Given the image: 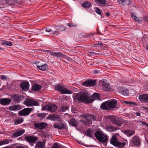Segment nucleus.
Instances as JSON below:
<instances>
[{
  "mask_svg": "<svg viewBox=\"0 0 148 148\" xmlns=\"http://www.w3.org/2000/svg\"><path fill=\"white\" fill-rule=\"evenodd\" d=\"M117 101L113 99L103 102L101 104L100 108L103 110H110L116 107Z\"/></svg>",
  "mask_w": 148,
  "mask_h": 148,
  "instance_id": "f257e3e1",
  "label": "nucleus"
},
{
  "mask_svg": "<svg viewBox=\"0 0 148 148\" xmlns=\"http://www.w3.org/2000/svg\"><path fill=\"white\" fill-rule=\"evenodd\" d=\"M74 99L79 103H90L89 97H88V94L84 92L77 93L74 96Z\"/></svg>",
  "mask_w": 148,
  "mask_h": 148,
  "instance_id": "f03ea898",
  "label": "nucleus"
},
{
  "mask_svg": "<svg viewBox=\"0 0 148 148\" xmlns=\"http://www.w3.org/2000/svg\"><path fill=\"white\" fill-rule=\"evenodd\" d=\"M81 116L84 118V120H81L80 122L87 125L88 124H91V121H95L96 119V117L89 114H83L81 115Z\"/></svg>",
  "mask_w": 148,
  "mask_h": 148,
  "instance_id": "7ed1b4c3",
  "label": "nucleus"
},
{
  "mask_svg": "<svg viewBox=\"0 0 148 148\" xmlns=\"http://www.w3.org/2000/svg\"><path fill=\"white\" fill-rule=\"evenodd\" d=\"M57 106L52 103L47 104L45 105L42 108L43 110H47L51 112H53L56 111L57 109Z\"/></svg>",
  "mask_w": 148,
  "mask_h": 148,
  "instance_id": "20e7f679",
  "label": "nucleus"
},
{
  "mask_svg": "<svg viewBox=\"0 0 148 148\" xmlns=\"http://www.w3.org/2000/svg\"><path fill=\"white\" fill-rule=\"evenodd\" d=\"M111 122L116 125L121 126L122 124V122L121 119L118 116H113L111 118Z\"/></svg>",
  "mask_w": 148,
  "mask_h": 148,
  "instance_id": "39448f33",
  "label": "nucleus"
},
{
  "mask_svg": "<svg viewBox=\"0 0 148 148\" xmlns=\"http://www.w3.org/2000/svg\"><path fill=\"white\" fill-rule=\"evenodd\" d=\"M33 110L32 108H26L18 112V114L21 116H26L28 115Z\"/></svg>",
  "mask_w": 148,
  "mask_h": 148,
  "instance_id": "423d86ee",
  "label": "nucleus"
},
{
  "mask_svg": "<svg viewBox=\"0 0 148 148\" xmlns=\"http://www.w3.org/2000/svg\"><path fill=\"white\" fill-rule=\"evenodd\" d=\"M43 50L44 52H47L48 54L54 57H56L57 58H62V56H63V54L61 52H56L54 51H52L50 50Z\"/></svg>",
  "mask_w": 148,
  "mask_h": 148,
  "instance_id": "0eeeda50",
  "label": "nucleus"
},
{
  "mask_svg": "<svg viewBox=\"0 0 148 148\" xmlns=\"http://www.w3.org/2000/svg\"><path fill=\"white\" fill-rule=\"evenodd\" d=\"M82 84L86 86H94L96 84V81L95 80L89 79L84 82Z\"/></svg>",
  "mask_w": 148,
  "mask_h": 148,
  "instance_id": "6e6552de",
  "label": "nucleus"
},
{
  "mask_svg": "<svg viewBox=\"0 0 148 148\" xmlns=\"http://www.w3.org/2000/svg\"><path fill=\"white\" fill-rule=\"evenodd\" d=\"M140 141L141 140L138 136H135L132 138V142L134 146L139 147L140 145Z\"/></svg>",
  "mask_w": 148,
  "mask_h": 148,
  "instance_id": "1a4fd4ad",
  "label": "nucleus"
},
{
  "mask_svg": "<svg viewBox=\"0 0 148 148\" xmlns=\"http://www.w3.org/2000/svg\"><path fill=\"white\" fill-rule=\"evenodd\" d=\"M25 104L27 106H38V103L33 99H27L25 101Z\"/></svg>",
  "mask_w": 148,
  "mask_h": 148,
  "instance_id": "9d476101",
  "label": "nucleus"
},
{
  "mask_svg": "<svg viewBox=\"0 0 148 148\" xmlns=\"http://www.w3.org/2000/svg\"><path fill=\"white\" fill-rule=\"evenodd\" d=\"M24 138L29 143H34L38 140V138L34 136H26Z\"/></svg>",
  "mask_w": 148,
  "mask_h": 148,
  "instance_id": "9b49d317",
  "label": "nucleus"
},
{
  "mask_svg": "<svg viewBox=\"0 0 148 148\" xmlns=\"http://www.w3.org/2000/svg\"><path fill=\"white\" fill-rule=\"evenodd\" d=\"M34 125L36 128L43 129L47 126V123L43 122L41 123H35L34 124Z\"/></svg>",
  "mask_w": 148,
  "mask_h": 148,
  "instance_id": "f8f14e48",
  "label": "nucleus"
},
{
  "mask_svg": "<svg viewBox=\"0 0 148 148\" xmlns=\"http://www.w3.org/2000/svg\"><path fill=\"white\" fill-rule=\"evenodd\" d=\"M47 119H50L53 121H60L61 118L58 115H49L46 118Z\"/></svg>",
  "mask_w": 148,
  "mask_h": 148,
  "instance_id": "ddd939ff",
  "label": "nucleus"
},
{
  "mask_svg": "<svg viewBox=\"0 0 148 148\" xmlns=\"http://www.w3.org/2000/svg\"><path fill=\"white\" fill-rule=\"evenodd\" d=\"M12 101V99L9 98H2L0 99V103L3 106L9 105Z\"/></svg>",
  "mask_w": 148,
  "mask_h": 148,
  "instance_id": "4468645a",
  "label": "nucleus"
},
{
  "mask_svg": "<svg viewBox=\"0 0 148 148\" xmlns=\"http://www.w3.org/2000/svg\"><path fill=\"white\" fill-rule=\"evenodd\" d=\"M11 97L14 101L16 102L21 101L23 98L22 96L19 94L12 95Z\"/></svg>",
  "mask_w": 148,
  "mask_h": 148,
  "instance_id": "2eb2a0df",
  "label": "nucleus"
},
{
  "mask_svg": "<svg viewBox=\"0 0 148 148\" xmlns=\"http://www.w3.org/2000/svg\"><path fill=\"white\" fill-rule=\"evenodd\" d=\"M139 99L142 102H146L148 103V95L144 94L140 95Z\"/></svg>",
  "mask_w": 148,
  "mask_h": 148,
  "instance_id": "dca6fc26",
  "label": "nucleus"
},
{
  "mask_svg": "<svg viewBox=\"0 0 148 148\" xmlns=\"http://www.w3.org/2000/svg\"><path fill=\"white\" fill-rule=\"evenodd\" d=\"M53 126L55 128H58L60 130L65 128L66 125L62 123H57L54 124Z\"/></svg>",
  "mask_w": 148,
  "mask_h": 148,
  "instance_id": "f3484780",
  "label": "nucleus"
},
{
  "mask_svg": "<svg viewBox=\"0 0 148 148\" xmlns=\"http://www.w3.org/2000/svg\"><path fill=\"white\" fill-rule=\"evenodd\" d=\"M100 95L98 93H94L91 97H89L90 103L92 102L96 99H100Z\"/></svg>",
  "mask_w": 148,
  "mask_h": 148,
  "instance_id": "a211bd4d",
  "label": "nucleus"
},
{
  "mask_svg": "<svg viewBox=\"0 0 148 148\" xmlns=\"http://www.w3.org/2000/svg\"><path fill=\"white\" fill-rule=\"evenodd\" d=\"M29 84L28 82L24 81L21 83L20 86L23 90H27L29 87Z\"/></svg>",
  "mask_w": 148,
  "mask_h": 148,
  "instance_id": "6ab92c4d",
  "label": "nucleus"
},
{
  "mask_svg": "<svg viewBox=\"0 0 148 148\" xmlns=\"http://www.w3.org/2000/svg\"><path fill=\"white\" fill-rule=\"evenodd\" d=\"M69 124L71 126L77 127L78 125V122L74 118H71L69 122Z\"/></svg>",
  "mask_w": 148,
  "mask_h": 148,
  "instance_id": "aec40b11",
  "label": "nucleus"
},
{
  "mask_svg": "<svg viewBox=\"0 0 148 148\" xmlns=\"http://www.w3.org/2000/svg\"><path fill=\"white\" fill-rule=\"evenodd\" d=\"M42 86L39 84H35L32 86V90L34 91L40 90L42 88Z\"/></svg>",
  "mask_w": 148,
  "mask_h": 148,
  "instance_id": "412c9836",
  "label": "nucleus"
},
{
  "mask_svg": "<svg viewBox=\"0 0 148 148\" xmlns=\"http://www.w3.org/2000/svg\"><path fill=\"white\" fill-rule=\"evenodd\" d=\"M25 132L24 130H21L16 131L15 133L12 135V136L17 137L23 134Z\"/></svg>",
  "mask_w": 148,
  "mask_h": 148,
  "instance_id": "4be33fe9",
  "label": "nucleus"
},
{
  "mask_svg": "<svg viewBox=\"0 0 148 148\" xmlns=\"http://www.w3.org/2000/svg\"><path fill=\"white\" fill-rule=\"evenodd\" d=\"M93 132L92 130L89 128L85 132V134L87 136L93 138Z\"/></svg>",
  "mask_w": 148,
  "mask_h": 148,
  "instance_id": "5701e85b",
  "label": "nucleus"
},
{
  "mask_svg": "<svg viewBox=\"0 0 148 148\" xmlns=\"http://www.w3.org/2000/svg\"><path fill=\"white\" fill-rule=\"evenodd\" d=\"M101 86L103 88V89L105 91H108L109 90V85L104 81H102Z\"/></svg>",
  "mask_w": 148,
  "mask_h": 148,
  "instance_id": "b1692460",
  "label": "nucleus"
},
{
  "mask_svg": "<svg viewBox=\"0 0 148 148\" xmlns=\"http://www.w3.org/2000/svg\"><path fill=\"white\" fill-rule=\"evenodd\" d=\"M22 108L19 105H17L11 106L9 108L10 110H19Z\"/></svg>",
  "mask_w": 148,
  "mask_h": 148,
  "instance_id": "393cba45",
  "label": "nucleus"
},
{
  "mask_svg": "<svg viewBox=\"0 0 148 148\" xmlns=\"http://www.w3.org/2000/svg\"><path fill=\"white\" fill-rule=\"evenodd\" d=\"M117 141H118V139L116 137V136H113L111 139L110 142V143L113 145L115 146Z\"/></svg>",
  "mask_w": 148,
  "mask_h": 148,
  "instance_id": "a878e982",
  "label": "nucleus"
},
{
  "mask_svg": "<svg viewBox=\"0 0 148 148\" xmlns=\"http://www.w3.org/2000/svg\"><path fill=\"white\" fill-rule=\"evenodd\" d=\"M64 87L61 86L59 84H57L55 85L54 86L55 89L60 92L61 93Z\"/></svg>",
  "mask_w": 148,
  "mask_h": 148,
  "instance_id": "bb28decb",
  "label": "nucleus"
},
{
  "mask_svg": "<svg viewBox=\"0 0 148 148\" xmlns=\"http://www.w3.org/2000/svg\"><path fill=\"white\" fill-rule=\"evenodd\" d=\"M103 134L102 132L99 131H97L96 132L94 135L97 140L98 139L100 140V138L102 135H103Z\"/></svg>",
  "mask_w": 148,
  "mask_h": 148,
  "instance_id": "cd10ccee",
  "label": "nucleus"
},
{
  "mask_svg": "<svg viewBox=\"0 0 148 148\" xmlns=\"http://www.w3.org/2000/svg\"><path fill=\"white\" fill-rule=\"evenodd\" d=\"M108 139V137L103 134L100 138V140L98 139V140L101 143H106Z\"/></svg>",
  "mask_w": 148,
  "mask_h": 148,
  "instance_id": "c85d7f7f",
  "label": "nucleus"
},
{
  "mask_svg": "<svg viewBox=\"0 0 148 148\" xmlns=\"http://www.w3.org/2000/svg\"><path fill=\"white\" fill-rule=\"evenodd\" d=\"M124 133L128 136H130L135 133V131L129 130H126L124 131Z\"/></svg>",
  "mask_w": 148,
  "mask_h": 148,
  "instance_id": "c756f323",
  "label": "nucleus"
},
{
  "mask_svg": "<svg viewBox=\"0 0 148 148\" xmlns=\"http://www.w3.org/2000/svg\"><path fill=\"white\" fill-rule=\"evenodd\" d=\"M125 145L126 143L125 142H121L118 141L117 142L115 146L118 147L122 148L125 146Z\"/></svg>",
  "mask_w": 148,
  "mask_h": 148,
  "instance_id": "7c9ffc66",
  "label": "nucleus"
},
{
  "mask_svg": "<svg viewBox=\"0 0 148 148\" xmlns=\"http://www.w3.org/2000/svg\"><path fill=\"white\" fill-rule=\"evenodd\" d=\"M107 131L109 132H113L117 130V128L111 126H108L106 127Z\"/></svg>",
  "mask_w": 148,
  "mask_h": 148,
  "instance_id": "2f4dec72",
  "label": "nucleus"
},
{
  "mask_svg": "<svg viewBox=\"0 0 148 148\" xmlns=\"http://www.w3.org/2000/svg\"><path fill=\"white\" fill-rule=\"evenodd\" d=\"M47 67V65L46 64H45L42 66H37V68L41 71H44L46 70Z\"/></svg>",
  "mask_w": 148,
  "mask_h": 148,
  "instance_id": "473e14b6",
  "label": "nucleus"
},
{
  "mask_svg": "<svg viewBox=\"0 0 148 148\" xmlns=\"http://www.w3.org/2000/svg\"><path fill=\"white\" fill-rule=\"evenodd\" d=\"M36 146L37 148H44L45 147V145L44 143L40 141H38L36 143Z\"/></svg>",
  "mask_w": 148,
  "mask_h": 148,
  "instance_id": "72a5a7b5",
  "label": "nucleus"
},
{
  "mask_svg": "<svg viewBox=\"0 0 148 148\" xmlns=\"http://www.w3.org/2000/svg\"><path fill=\"white\" fill-rule=\"evenodd\" d=\"M72 91L69 89H68L66 88H65L64 87L61 94H71Z\"/></svg>",
  "mask_w": 148,
  "mask_h": 148,
  "instance_id": "f704fd0d",
  "label": "nucleus"
},
{
  "mask_svg": "<svg viewBox=\"0 0 148 148\" xmlns=\"http://www.w3.org/2000/svg\"><path fill=\"white\" fill-rule=\"evenodd\" d=\"M23 121V118H18L14 122V125H17L21 123Z\"/></svg>",
  "mask_w": 148,
  "mask_h": 148,
  "instance_id": "c9c22d12",
  "label": "nucleus"
},
{
  "mask_svg": "<svg viewBox=\"0 0 148 148\" xmlns=\"http://www.w3.org/2000/svg\"><path fill=\"white\" fill-rule=\"evenodd\" d=\"M56 29L57 30H59L60 31H63L65 30L66 27L63 25H57L56 26Z\"/></svg>",
  "mask_w": 148,
  "mask_h": 148,
  "instance_id": "e433bc0d",
  "label": "nucleus"
},
{
  "mask_svg": "<svg viewBox=\"0 0 148 148\" xmlns=\"http://www.w3.org/2000/svg\"><path fill=\"white\" fill-rule=\"evenodd\" d=\"M120 3H123L124 5H129L130 4V0H118Z\"/></svg>",
  "mask_w": 148,
  "mask_h": 148,
  "instance_id": "4c0bfd02",
  "label": "nucleus"
},
{
  "mask_svg": "<svg viewBox=\"0 0 148 148\" xmlns=\"http://www.w3.org/2000/svg\"><path fill=\"white\" fill-rule=\"evenodd\" d=\"M82 5L84 8H89L91 5L90 3L88 1H86Z\"/></svg>",
  "mask_w": 148,
  "mask_h": 148,
  "instance_id": "58836bf2",
  "label": "nucleus"
},
{
  "mask_svg": "<svg viewBox=\"0 0 148 148\" xmlns=\"http://www.w3.org/2000/svg\"><path fill=\"white\" fill-rule=\"evenodd\" d=\"M124 102L127 105L136 106L137 105L136 103L132 101H125Z\"/></svg>",
  "mask_w": 148,
  "mask_h": 148,
  "instance_id": "ea45409f",
  "label": "nucleus"
},
{
  "mask_svg": "<svg viewBox=\"0 0 148 148\" xmlns=\"http://www.w3.org/2000/svg\"><path fill=\"white\" fill-rule=\"evenodd\" d=\"M9 143V141L7 139H5L3 140L0 141V146L5 144H8Z\"/></svg>",
  "mask_w": 148,
  "mask_h": 148,
  "instance_id": "a19ab883",
  "label": "nucleus"
},
{
  "mask_svg": "<svg viewBox=\"0 0 148 148\" xmlns=\"http://www.w3.org/2000/svg\"><path fill=\"white\" fill-rule=\"evenodd\" d=\"M95 12L98 14L101 15L102 14V12L98 8H96L95 9Z\"/></svg>",
  "mask_w": 148,
  "mask_h": 148,
  "instance_id": "79ce46f5",
  "label": "nucleus"
},
{
  "mask_svg": "<svg viewBox=\"0 0 148 148\" xmlns=\"http://www.w3.org/2000/svg\"><path fill=\"white\" fill-rule=\"evenodd\" d=\"M97 2H98L101 4L105 5L106 4V0H96Z\"/></svg>",
  "mask_w": 148,
  "mask_h": 148,
  "instance_id": "37998d69",
  "label": "nucleus"
},
{
  "mask_svg": "<svg viewBox=\"0 0 148 148\" xmlns=\"http://www.w3.org/2000/svg\"><path fill=\"white\" fill-rule=\"evenodd\" d=\"M37 116L40 118H44L46 116V115L44 113H40L38 114Z\"/></svg>",
  "mask_w": 148,
  "mask_h": 148,
  "instance_id": "c03bdc74",
  "label": "nucleus"
},
{
  "mask_svg": "<svg viewBox=\"0 0 148 148\" xmlns=\"http://www.w3.org/2000/svg\"><path fill=\"white\" fill-rule=\"evenodd\" d=\"M51 148H62L61 146L58 145L57 143H55Z\"/></svg>",
  "mask_w": 148,
  "mask_h": 148,
  "instance_id": "a18cd8bd",
  "label": "nucleus"
},
{
  "mask_svg": "<svg viewBox=\"0 0 148 148\" xmlns=\"http://www.w3.org/2000/svg\"><path fill=\"white\" fill-rule=\"evenodd\" d=\"M68 109V107L66 106H62L61 110L62 112L65 111Z\"/></svg>",
  "mask_w": 148,
  "mask_h": 148,
  "instance_id": "49530a36",
  "label": "nucleus"
},
{
  "mask_svg": "<svg viewBox=\"0 0 148 148\" xmlns=\"http://www.w3.org/2000/svg\"><path fill=\"white\" fill-rule=\"evenodd\" d=\"M62 58H64L66 59L68 61H70L71 60V58L67 56H66L63 54V56H62Z\"/></svg>",
  "mask_w": 148,
  "mask_h": 148,
  "instance_id": "de8ad7c7",
  "label": "nucleus"
},
{
  "mask_svg": "<svg viewBox=\"0 0 148 148\" xmlns=\"http://www.w3.org/2000/svg\"><path fill=\"white\" fill-rule=\"evenodd\" d=\"M67 25L69 27H76L77 25L76 24H73L70 23H69L67 24Z\"/></svg>",
  "mask_w": 148,
  "mask_h": 148,
  "instance_id": "09e8293b",
  "label": "nucleus"
},
{
  "mask_svg": "<svg viewBox=\"0 0 148 148\" xmlns=\"http://www.w3.org/2000/svg\"><path fill=\"white\" fill-rule=\"evenodd\" d=\"M5 45L6 46H11L12 45V44L11 42L7 41L6 42V43Z\"/></svg>",
  "mask_w": 148,
  "mask_h": 148,
  "instance_id": "8fccbe9b",
  "label": "nucleus"
},
{
  "mask_svg": "<svg viewBox=\"0 0 148 148\" xmlns=\"http://www.w3.org/2000/svg\"><path fill=\"white\" fill-rule=\"evenodd\" d=\"M122 93L123 95H128V91L127 90H123L122 91Z\"/></svg>",
  "mask_w": 148,
  "mask_h": 148,
  "instance_id": "3c124183",
  "label": "nucleus"
},
{
  "mask_svg": "<svg viewBox=\"0 0 148 148\" xmlns=\"http://www.w3.org/2000/svg\"><path fill=\"white\" fill-rule=\"evenodd\" d=\"M0 40L1 41V43L2 45H5L6 43L7 42V40Z\"/></svg>",
  "mask_w": 148,
  "mask_h": 148,
  "instance_id": "603ef678",
  "label": "nucleus"
},
{
  "mask_svg": "<svg viewBox=\"0 0 148 148\" xmlns=\"http://www.w3.org/2000/svg\"><path fill=\"white\" fill-rule=\"evenodd\" d=\"M0 78L2 80H6L7 79V77L4 75H2L1 76Z\"/></svg>",
  "mask_w": 148,
  "mask_h": 148,
  "instance_id": "864d4df0",
  "label": "nucleus"
},
{
  "mask_svg": "<svg viewBox=\"0 0 148 148\" xmlns=\"http://www.w3.org/2000/svg\"><path fill=\"white\" fill-rule=\"evenodd\" d=\"M86 36H87V38H93V35L92 34H90L86 35Z\"/></svg>",
  "mask_w": 148,
  "mask_h": 148,
  "instance_id": "5fc2aeb1",
  "label": "nucleus"
},
{
  "mask_svg": "<svg viewBox=\"0 0 148 148\" xmlns=\"http://www.w3.org/2000/svg\"><path fill=\"white\" fill-rule=\"evenodd\" d=\"M131 16L133 19H135L136 18V16L134 14V13L133 12L131 13Z\"/></svg>",
  "mask_w": 148,
  "mask_h": 148,
  "instance_id": "6e6d98bb",
  "label": "nucleus"
},
{
  "mask_svg": "<svg viewBox=\"0 0 148 148\" xmlns=\"http://www.w3.org/2000/svg\"><path fill=\"white\" fill-rule=\"evenodd\" d=\"M103 44L102 42L98 43L96 44V47L102 46Z\"/></svg>",
  "mask_w": 148,
  "mask_h": 148,
  "instance_id": "4d7b16f0",
  "label": "nucleus"
},
{
  "mask_svg": "<svg viewBox=\"0 0 148 148\" xmlns=\"http://www.w3.org/2000/svg\"><path fill=\"white\" fill-rule=\"evenodd\" d=\"M45 31L48 32H51L53 31L50 28H47L45 30Z\"/></svg>",
  "mask_w": 148,
  "mask_h": 148,
  "instance_id": "13d9d810",
  "label": "nucleus"
},
{
  "mask_svg": "<svg viewBox=\"0 0 148 148\" xmlns=\"http://www.w3.org/2000/svg\"><path fill=\"white\" fill-rule=\"evenodd\" d=\"M53 34L55 35H58L59 34V33L58 31H56L53 32Z\"/></svg>",
  "mask_w": 148,
  "mask_h": 148,
  "instance_id": "bf43d9fd",
  "label": "nucleus"
},
{
  "mask_svg": "<svg viewBox=\"0 0 148 148\" xmlns=\"http://www.w3.org/2000/svg\"><path fill=\"white\" fill-rule=\"evenodd\" d=\"M14 1L15 2H16L19 4L21 3V0H14Z\"/></svg>",
  "mask_w": 148,
  "mask_h": 148,
  "instance_id": "052dcab7",
  "label": "nucleus"
},
{
  "mask_svg": "<svg viewBox=\"0 0 148 148\" xmlns=\"http://www.w3.org/2000/svg\"><path fill=\"white\" fill-rule=\"evenodd\" d=\"M134 20L136 22H140L139 19H138L137 17H136V18L135 19H134Z\"/></svg>",
  "mask_w": 148,
  "mask_h": 148,
  "instance_id": "680f3d73",
  "label": "nucleus"
},
{
  "mask_svg": "<svg viewBox=\"0 0 148 148\" xmlns=\"http://www.w3.org/2000/svg\"><path fill=\"white\" fill-rule=\"evenodd\" d=\"M135 114L137 116H140V113L139 112H137L136 113H135Z\"/></svg>",
  "mask_w": 148,
  "mask_h": 148,
  "instance_id": "e2e57ef3",
  "label": "nucleus"
},
{
  "mask_svg": "<svg viewBox=\"0 0 148 148\" xmlns=\"http://www.w3.org/2000/svg\"><path fill=\"white\" fill-rule=\"evenodd\" d=\"M142 123H143V125H145V126L147 127H148V124L145 123V122H143Z\"/></svg>",
  "mask_w": 148,
  "mask_h": 148,
  "instance_id": "0e129e2a",
  "label": "nucleus"
},
{
  "mask_svg": "<svg viewBox=\"0 0 148 148\" xmlns=\"http://www.w3.org/2000/svg\"><path fill=\"white\" fill-rule=\"evenodd\" d=\"M145 21L148 22V17H146L145 19Z\"/></svg>",
  "mask_w": 148,
  "mask_h": 148,
  "instance_id": "69168bd1",
  "label": "nucleus"
},
{
  "mask_svg": "<svg viewBox=\"0 0 148 148\" xmlns=\"http://www.w3.org/2000/svg\"><path fill=\"white\" fill-rule=\"evenodd\" d=\"M143 108L144 109H146L147 110H148V107H143Z\"/></svg>",
  "mask_w": 148,
  "mask_h": 148,
  "instance_id": "338daca9",
  "label": "nucleus"
},
{
  "mask_svg": "<svg viewBox=\"0 0 148 148\" xmlns=\"http://www.w3.org/2000/svg\"><path fill=\"white\" fill-rule=\"evenodd\" d=\"M106 15L108 16H109L110 15V14L109 13H107L106 14Z\"/></svg>",
  "mask_w": 148,
  "mask_h": 148,
  "instance_id": "774afa93",
  "label": "nucleus"
}]
</instances>
